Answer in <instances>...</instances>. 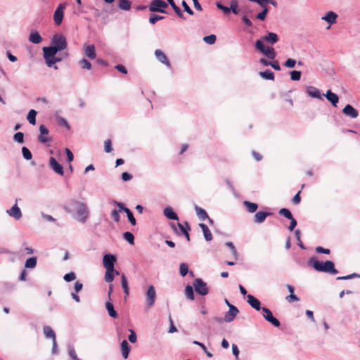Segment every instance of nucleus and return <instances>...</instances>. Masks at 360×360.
Here are the masks:
<instances>
[{
  "label": "nucleus",
  "instance_id": "9",
  "mask_svg": "<svg viewBox=\"0 0 360 360\" xmlns=\"http://www.w3.org/2000/svg\"><path fill=\"white\" fill-rule=\"evenodd\" d=\"M156 292L153 285L148 287L146 292V307L147 308L152 307L155 302Z\"/></svg>",
  "mask_w": 360,
  "mask_h": 360
},
{
  "label": "nucleus",
  "instance_id": "19",
  "mask_svg": "<svg viewBox=\"0 0 360 360\" xmlns=\"http://www.w3.org/2000/svg\"><path fill=\"white\" fill-rule=\"evenodd\" d=\"M338 15L333 11H328L326 14L321 17V20L327 22L330 25L336 22Z\"/></svg>",
  "mask_w": 360,
  "mask_h": 360
},
{
  "label": "nucleus",
  "instance_id": "62",
  "mask_svg": "<svg viewBox=\"0 0 360 360\" xmlns=\"http://www.w3.org/2000/svg\"><path fill=\"white\" fill-rule=\"evenodd\" d=\"M182 6L184 9V11L188 13L189 15H193L194 14L193 10L189 7V6L187 4V3L185 1H182Z\"/></svg>",
  "mask_w": 360,
  "mask_h": 360
},
{
  "label": "nucleus",
  "instance_id": "50",
  "mask_svg": "<svg viewBox=\"0 0 360 360\" xmlns=\"http://www.w3.org/2000/svg\"><path fill=\"white\" fill-rule=\"evenodd\" d=\"M290 79L293 81H299L301 78V72L293 70L290 72Z\"/></svg>",
  "mask_w": 360,
  "mask_h": 360
},
{
  "label": "nucleus",
  "instance_id": "46",
  "mask_svg": "<svg viewBox=\"0 0 360 360\" xmlns=\"http://www.w3.org/2000/svg\"><path fill=\"white\" fill-rule=\"evenodd\" d=\"M263 10L262 12L259 13L256 15V18L260 20H264L266 18V16L269 12V9L266 6H264V7H262Z\"/></svg>",
  "mask_w": 360,
  "mask_h": 360
},
{
  "label": "nucleus",
  "instance_id": "59",
  "mask_svg": "<svg viewBox=\"0 0 360 360\" xmlns=\"http://www.w3.org/2000/svg\"><path fill=\"white\" fill-rule=\"evenodd\" d=\"M63 278L65 281L70 282L76 278V276L74 272H70L65 274Z\"/></svg>",
  "mask_w": 360,
  "mask_h": 360
},
{
  "label": "nucleus",
  "instance_id": "32",
  "mask_svg": "<svg viewBox=\"0 0 360 360\" xmlns=\"http://www.w3.org/2000/svg\"><path fill=\"white\" fill-rule=\"evenodd\" d=\"M44 334L47 338H51L52 340L56 339V334L53 330L49 326H45L43 328Z\"/></svg>",
  "mask_w": 360,
  "mask_h": 360
},
{
  "label": "nucleus",
  "instance_id": "58",
  "mask_svg": "<svg viewBox=\"0 0 360 360\" xmlns=\"http://www.w3.org/2000/svg\"><path fill=\"white\" fill-rule=\"evenodd\" d=\"M284 66L288 68H293L296 65V60L292 58H288L285 63Z\"/></svg>",
  "mask_w": 360,
  "mask_h": 360
},
{
  "label": "nucleus",
  "instance_id": "51",
  "mask_svg": "<svg viewBox=\"0 0 360 360\" xmlns=\"http://www.w3.org/2000/svg\"><path fill=\"white\" fill-rule=\"evenodd\" d=\"M229 9H231V11H232L234 14H238L239 11L238 9V1L236 0H232L231 1Z\"/></svg>",
  "mask_w": 360,
  "mask_h": 360
},
{
  "label": "nucleus",
  "instance_id": "20",
  "mask_svg": "<svg viewBox=\"0 0 360 360\" xmlns=\"http://www.w3.org/2000/svg\"><path fill=\"white\" fill-rule=\"evenodd\" d=\"M40 135L38 136V141L40 143H44L49 141V139L44 135L49 134V129L44 124L39 126Z\"/></svg>",
  "mask_w": 360,
  "mask_h": 360
},
{
  "label": "nucleus",
  "instance_id": "23",
  "mask_svg": "<svg viewBox=\"0 0 360 360\" xmlns=\"http://www.w3.org/2000/svg\"><path fill=\"white\" fill-rule=\"evenodd\" d=\"M324 96L333 106L337 105L339 101V97L335 94L333 93L330 90H328Z\"/></svg>",
  "mask_w": 360,
  "mask_h": 360
},
{
  "label": "nucleus",
  "instance_id": "40",
  "mask_svg": "<svg viewBox=\"0 0 360 360\" xmlns=\"http://www.w3.org/2000/svg\"><path fill=\"white\" fill-rule=\"evenodd\" d=\"M185 294L186 297L190 300H194V293H193V287L188 285L185 288Z\"/></svg>",
  "mask_w": 360,
  "mask_h": 360
},
{
  "label": "nucleus",
  "instance_id": "18",
  "mask_svg": "<svg viewBox=\"0 0 360 360\" xmlns=\"http://www.w3.org/2000/svg\"><path fill=\"white\" fill-rule=\"evenodd\" d=\"M247 302L253 308L255 309V310L257 311H259L262 309V307H261V303H260V301L255 297L253 295H248L247 296Z\"/></svg>",
  "mask_w": 360,
  "mask_h": 360
},
{
  "label": "nucleus",
  "instance_id": "2",
  "mask_svg": "<svg viewBox=\"0 0 360 360\" xmlns=\"http://www.w3.org/2000/svg\"><path fill=\"white\" fill-rule=\"evenodd\" d=\"M65 209L70 213L75 212V217L79 222H86L89 217V210L86 205L84 203L76 200H69L67 202Z\"/></svg>",
  "mask_w": 360,
  "mask_h": 360
},
{
  "label": "nucleus",
  "instance_id": "25",
  "mask_svg": "<svg viewBox=\"0 0 360 360\" xmlns=\"http://www.w3.org/2000/svg\"><path fill=\"white\" fill-rule=\"evenodd\" d=\"M130 346L129 345L128 342L126 340H124L121 342V351L122 355L124 359H127L129 352H130Z\"/></svg>",
  "mask_w": 360,
  "mask_h": 360
},
{
  "label": "nucleus",
  "instance_id": "26",
  "mask_svg": "<svg viewBox=\"0 0 360 360\" xmlns=\"http://www.w3.org/2000/svg\"><path fill=\"white\" fill-rule=\"evenodd\" d=\"M164 215L169 219L178 220L177 214L173 211L170 207H165L163 210Z\"/></svg>",
  "mask_w": 360,
  "mask_h": 360
},
{
  "label": "nucleus",
  "instance_id": "35",
  "mask_svg": "<svg viewBox=\"0 0 360 360\" xmlns=\"http://www.w3.org/2000/svg\"><path fill=\"white\" fill-rule=\"evenodd\" d=\"M121 285H122L123 291L125 294V296H128L129 294V289L128 283H127V278H126V276L124 274H122L121 276Z\"/></svg>",
  "mask_w": 360,
  "mask_h": 360
},
{
  "label": "nucleus",
  "instance_id": "10",
  "mask_svg": "<svg viewBox=\"0 0 360 360\" xmlns=\"http://www.w3.org/2000/svg\"><path fill=\"white\" fill-rule=\"evenodd\" d=\"M116 262L115 256L111 254H107L103 256V263L106 270H115V263Z\"/></svg>",
  "mask_w": 360,
  "mask_h": 360
},
{
  "label": "nucleus",
  "instance_id": "5",
  "mask_svg": "<svg viewBox=\"0 0 360 360\" xmlns=\"http://www.w3.org/2000/svg\"><path fill=\"white\" fill-rule=\"evenodd\" d=\"M167 4L163 0H153L148 6L149 11L151 12H157L161 13H166L165 8L167 7Z\"/></svg>",
  "mask_w": 360,
  "mask_h": 360
},
{
  "label": "nucleus",
  "instance_id": "48",
  "mask_svg": "<svg viewBox=\"0 0 360 360\" xmlns=\"http://www.w3.org/2000/svg\"><path fill=\"white\" fill-rule=\"evenodd\" d=\"M278 213H279V214L285 217V218H287L288 219H292L293 217L292 213L290 212V211L288 209H286V208L281 209L279 210Z\"/></svg>",
  "mask_w": 360,
  "mask_h": 360
},
{
  "label": "nucleus",
  "instance_id": "52",
  "mask_svg": "<svg viewBox=\"0 0 360 360\" xmlns=\"http://www.w3.org/2000/svg\"><path fill=\"white\" fill-rule=\"evenodd\" d=\"M125 213L127 214L128 220L131 223V224L134 226L136 225V221L131 211L129 209L127 210H125Z\"/></svg>",
  "mask_w": 360,
  "mask_h": 360
},
{
  "label": "nucleus",
  "instance_id": "61",
  "mask_svg": "<svg viewBox=\"0 0 360 360\" xmlns=\"http://www.w3.org/2000/svg\"><path fill=\"white\" fill-rule=\"evenodd\" d=\"M129 330L130 332V334H129V335L128 337V339H129L130 342L135 343L136 342V340H137L136 335L135 332L133 330L129 329Z\"/></svg>",
  "mask_w": 360,
  "mask_h": 360
},
{
  "label": "nucleus",
  "instance_id": "29",
  "mask_svg": "<svg viewBox=\"0 0 360 360\" xmlns=\"http://www.w3.org/2000/svg\"><path fill=\"white\" fill-rule=\"evenodd\" d=\"M195 210L196 214H197L198 217L201 221H204L207 218H208L207 213L202 208L198 207V205H195Z\"/></svg>",
  "mask_w": 360,
  "mask_h": 360
},
{
  "label": "nucleus",
  "instance_id": "53",
  "mask_svg": "<svg viewBox=\"0 0 360 360\" xmlns=\"http://www.w3.org/2000/svg\"><path fill=\"white\" fill-rule=\"evenodd\" d=\"M193 343L194 345L200 346L202 348V350H203L205 352V353L206 354L207 357L210 358V357L212 356V354L207 350V348H206V347L205 346L204 344H202V343H201V342H200L198 341H196V340L193 341Z\"/></svg>",
  "mask_w": 360,
  "mask_h": 360
},
{
  "label": "nucleus",
  "instance_id": "15",
  "mask_svg": "<svg viewBox=\"0 0 360 360\" xmlns=\"http://www.w3.org/2000/svg\"><path fill=\"white\" fill-rule=\"evenodd\" d=\"M6 213L16 220L22 217L21 210L17 204H15L10 210H7Z\"/></svg>",
  "mask_w": 360,
  "mask_h": 360
},
{
  "label": "nucleus",
  "instance_id": "55",
  "mask_svg": "<svg viewBox=\"0 0 360 360\" xmlns=\"http://www.w3.org/2000/svg\"><path fill=\"white\" fill-rule=\"evenodd\" d=\"M79 64L81 67L84 69L86 70H91V64L89 61H88L86 59L83 58L79 61Z\"/></svg>",
  "mask_w": 360,
  "mask_h": 360
},
{
  "label": "nucleus",
  "instance_id": "54",
  "mask_svg": "<svg viewBox=\"0 0 360 360\" xmlns=\"http://www.w3.org/2000/svg\"><path fill=\"white\" fill-rule=\"evenodd\" d=\"M300 234H301V233L299 229L295 230V235L296 240L297 241V245H299V247L300 248L304 250L305 247L304 246L302 242L301 241Z\"/></svg>",
  "mask_w": 360,
  "mask_h": 360
},
{
  "label": "nucleus",
  "instance_id": "45",
  "mask_svg": "<svg viewBox=\"0 0 360 360\" xmlns=\"http://www.w3.org/2000/svg\"><path fill=\"white\" fill-rule=\"evenodd\" d=\"M188 273V266L186 263H181L179 265V274L181 276H185Z\"/></svg>",
  "mask_w": 360,
  "mask_h": 360
},
{
  "label": "nucleus",
  "instance_id": "30",
  "mask_svg": "<svg viewBox=\"0 0 360 360\" xmlns=\"http://www.w3.org/2000/svg\"><path fill=\"white\" fill-rule=\"evenodd\" d=\"M105 308H106V309L108 312V314L110 317L114 318V319L117 317V316H118L117 313L115 310L113 304L110 301L105 302Z\"/></svg>",
  "mask_w": 360,
  "mask_h": 360
},
{
  "label": "nucleus",
  "instance_id": "49",
  "mask_svg": "<svg viewBox=\"0 0 360 360\" xmlns=\"http://www.w3.org/2000/svg\"><path fill=\"white\" fill-rule=\"evenodd\" d=\"M13 140L18 143H22L24 142V134L22 132L15 133L13 136Z\"/></svg>",
  "mask_w": 360,
  "mask_h": 360
},
{
  "label": "nucleus",
  "instance_id": "28",
  "mask_svg": "<svg viewBox=\"0 0 360 360\" xmlns=\"http://www.w3.org/2000/svg\"><path fill=\"white\" fill-rule=\"evenodd\" d=\"M178 226H179V229L181 230V231L182 232V233L185 236L186 240L188 241H189L190 236H189L188 231H190L191 228H190L188 223L186 221L185 226H184V225H182L181 224L178 223Z\"/></svg>",
  "mask_w": 360,
  "mask_h": 360
},
{
  "label": "nucleus",
  "instance_id": "36",
  "mask_svg": "<svg viewBox=\"0 0 360 360\" xmlns=\"http://www.w3.org/2000/svg\"><path fill=\"white\" fill-rule=\"evenodd\" d=\"M113 273H115L116 275H119L120 272L117 270H106L105 274V280L108 283H110L114 280V276Z\"/></svg>",
  "mask_w": 360,
  "mask_h": 360
},
{
  "label": "nucleus",
  "instance_id": "16",
  "mask_svg": "<svg viewBox=\"0 0 360 360\" xmlns=\"http://www.w3.org/2000/svg\"><path fill=\"white\" fill-rule=\"evenodd\" d=\"M155 56L160 63L165 64L168 68L171 67L170 62L167 56L160 49H156L155 51Z\"/></svg>",
  "mask_w": 360,
  "mask_h": 360
},
{
  "label": "nucleus",
  "instance_id": "12",
  "mask_svg": "<svg viewBox=\"0 0 360 360\" xmlns=\"http://www.w3.org/2000/svg\"><path fill=\"white\" fill-rule=\"evenodd\" d=\"M49 166L50 167L58 174L63 175V167L59 164L55 158L51 157L49 159Z\"/></svg>",
  "mask_w": 360,
  "mask_h": 360
},
{
  "label": "nucleus",
  "instance_id": "14",
  "mask_svg": "<svg viewBox=\"0 0 360 360\" xmlns=\"http://www.w3.org/2000/svg\"><path fill=\"white\" fill-rule=\"evenodd\" d=\"M59 51H60L52 44L50 46H45L43 48L44 58V59H48L54 57Z\"/></svg>",
  "mask_w": 360,
  "mask_h": 360
},
{
  "label": "nucleus",
  "instance_id": "31",
  "mask_svg": "<svg viewBox=\"0 0 360 360\" xmlns=\"http://www.w3.org/2000/svg\"><path fill=\"white\" fill-rule=\"evenodd\" d=\"M29 40L35 44H39L42 41V38L38 32H32L30 34Z\"/></svg>",
  "mask_w": 360,
  "mask_h": 360
},
{
  "label": "nucleus",
  "instance_id": "6",
  "mask_svg": "<svg viewBox=\"0 0 360 360\" xmlns=\"http://www.w3.org/2000/svg\"><path fill=\"white\" fill-rule=\"evenodd\" d=\"M193 285L195 292L202 296L207 295L209 293L207 283L201 278H195L193 281Z\"/></svg>",
  "mask_w": 360,
  "mask_h": 360
},
{
  "label": "nucleus",
  "instance_id": "64",
  "mask_svg": "<svg viewBox=\"0 0 360 360\" xmlns=\"http://www.w3.org/2000/svg\"><path fill=\"white\" fill-rule=\"evenodd\" d=\"M172 8H173V10L174 11V12L176 13V14L178 15L179 18H180L181 19H184V13H182L181 9L176 5H174Z\"/></svg>",
  "mask_w": 360,
  "mask_h": 360
},
{
  "label": "nucleus",
  "instance_id": "43",
  "mask_svg": "<svg viewBox=\"0 0 360 360\" xmlns=\"http://www.w3.org/2000/svg\"><path fill=\"white\" fill-rule=\"evenodd\" d=\"M165 19V16L158 15L156 14H151L149 17V22L152 25L155 24L158 20H161Z\"/></svg>",
  "mask_w": 360,
  "mask_h": 360
},
{
  "label": "nucleus",
  "instance_id": "17",
  "mask_svg": "<svg viewBox=\"0 0 360 360\" xmlns=\"http://www.w3.org/2000/svg\"><path fill=\"white\" fill-rule=\"evenodd\" d=\"M342 112L351 118H356L359 115L358 111L349 104L346 105L342 110Z\"/></svg>",
  "mask_w": 360,
  "mask_h": 360
},
{
  "label": "nucleus",
  "instance_id": "47",
  "mask_svg": "<svg viewBox=\"0 0 360 360\" xmlns=\"http://www.w3.org/2000/svg\"><path fill=\"white\" fill-rule=\"evenodd\" d=\"M217 39V37L214 34H210L206 37H204L203 41L210 45H212L215 43Z\"/></svg>",
  "mask_w": 360,
  "mask_h": 360
},
{
  "label": "nucleus",
  "instance_id": "22",
  "mask_svg": "<svg viewBox=\"0 0 360 360\" xmlns=\"http://www.w3.org/2000/svg\"><path fill=\"white\" fill-rule=\"evenodd\" d=\"M270 215V213L269 212H257L255 214V217H254V223L255 224H262L263 223L266 218Z\"/></svg>",
  "mask_w": 360,
  "mask_h": 360
},
{
  "label": "nucleus",
  "instance_id": "37",
  "mask_svg": "<svg viewBox=\"0 0 360 360\" xmlns=\"http://www.w3.org/2000/svg\"><path fill=\"white\" fill-rule=\"evenodd\" d=\"M131 3L129 0H119L118 7L124 11H129L131 8Z\"/></svg>",
  "mask_w": 360,
  "mask_h": 360
},
{
  "label": "nucleus",
  "instance_id": "27",
  "mask_svg": "<svg viewBox=\"0 0 360 360\" xmlns=\"http://www.w3.org/2000/svg\"><path fill=\"white\" fill-rule=\"evenodd\" d=\"M199 226L201 228L205 239L207 241L212 240V235L207 226L205 224H200Z\"/></svg>",
  "mask_w": 360,
  "mask_h": 360
},
{
  "label": "nucleus",
  "instance_id": "8",
  "mask_svg": "<svg viewBox=\"0 0 360 360\" xmlns=\"http://www.w3.org/2000/svg\"><path fill=\"white\" fill-rule=\"evenodd\" d=\"M262 310L264 312L263 317L266 321L269 322L275 327L280 326V321L276 317L274 316L271 311L269 309L264 307L262 308Z\"/></svg>",
  "mask_w": 360,
  "mask_h": 360
},
{
  "label": "nucleus",
  "instance_id": "24",
  "mask_svg": "<svg viewBox=\"0 0 360 360\" xmlns=\"http://www.w3.org/2000/svg\"><path fill=\"white\" fill-rule=\"evenodd\" d=\"M84 55L90 59H94L96 56L94 45H88L85 46Z\"/></svg>",
  "mask_w": 360,
  "mask_h": 360
},
{
  "label": "nucleus",
  "instance_id": "13",
  "mask_svg": "<svg viewBox=\"0 0 360 360\" xmlns=\"http://www.w3.org/2000/svg\"><path fill=\"white\" fill-rule=\"evenodd\" d=\"M59 51H60L52 44L50 46H45L43 48L44 58V59H48L54 57Z\"/></svg>",
  "mask_w": 360,
  "mask_h": 360
},
{
  "label": "nucleus",
  "instance_id": "63",
  "mask_svg": "<svg viewBox=\"0 0 360 360\" xmlns=\"http://www.w3.org/2000/svg\"><path fill=\"white\" fill-rule=\"evenodd\" d=\"M65 154L67 155V160L68 162H71L73 161L74 155L72 151L69 148L65 149Z\"/></svg>",
  "mask_w": 360,
  "mask_h": 360
},
{
  "label": "nucleus",
  "instance_id": "4",
  "mask_svg": "<svg viewBox=\"0 0 360 360\" xmlns=\"http://www.w3.org/2000/svg\"><path fill=\"white\" fill-rule=\"evenodd\" d=\"M51 44L59 51L65 50L68 46L65 37L61 34H55L51 39Z\"/></svg>",
  "mask_w": 360,
  "mask_h": 360
},
{
  "label": "nucleus",
  "instance_id": "1",
  "mask_svg": "<svg viewBox=\"0 0 360 360\" xmlns=\"http://www.w3.org/2000/svg\"><path fill=\"white\" fill-rule=\"evenodd\" d=\"M279 37L276 33L268 32L255 41V48L267 58L274 60L276 57V52L271 46L277 43Z\"/></svg>",
  "mask_w": 360,
  "mask_h": 360
},
{
  "label": "nucleus",
  "instance_id": "44",
  "mask_svg": "<svg viewBox=\"0 0 360 360\" xmlns=\"http://www.w3.org/2000/svg\"><path fill=\"white\" fill-rule=\"evenodd\" d=\"M22 156L23 158L27 160H30L32 159V153L30 152V150L25 146H23L22 148Z\"/></svg>",
  "mask_w": 360,
  "mask_h": 360
},
{
  "label": "nucleus",
  "instance_id": "11",
  "mask_svg": "<svg viewBox=\"0 0 360 360\" xmlns=\"http://www.w3.org/2000/svg\"><path fill=\"white\" fill-rule=\"evenodd\" d=\"M239 311L235 306H230V309L225 314L224 316V321L227 323H230L233 321Z\"/></svg>",
  "mask_w": 360,
  "mask_h": 360
},
{
  "label": "nucleus",
  "instance_id": "57",
  "mask_svg": "<svg viewBox=\"0 0 360 360\" xmlns=\"http://www.w3.org/2000/svg\"><path fill=\"white\" fill-rule=\"evenodd\" d=\"M104 150L108 153L112 152V147L110 139H107L104 141Z\"/></svg>",
  "mask_w": 360,
  "mask_h": 360
},
{
  "label": "nucleus",
  "instance_id": "7",
  "mask_svg": "<svg viewBox=\"0 0 360 360\" xmlns=\"http://www.w3.org/2000/svg\"><path fill=\"white\" fill-rule=\"evenodd\" d=\"M66 6V4L62 3L56 8L53 14V20L56 25H60L61 24L64 16V10L65 9Z\"/></svg>",
  "mask_w": 360,
  "mask_h": 360
},
{
  "label": "nucleus",
  "instance_id": "39",
  "mask_svg": "<svg viewBox=\"0 0 360 360\" xmlns=\"http://www.w3.org/2000/svg\"><path fill=\"white\" fill-rule=\"evenodd\" d=\"M36 115L37 111L34 110H30L27 116V119L31 124H35L36 123Z\"/></svg>",
  "mask_w": 360,
  "mask_h": 360
},
{
  "label": "nucleus",
  "instance_id": "38",
  "mask_svg": "<svg viewBox=\"0 0 360 360\" xmlns=\"http://www.w3.org/2000/svg\"><path fill=\"white\" fill-rule=\"evenodd\" d=\"M36 265H37V257H32L28 258L25 261V268L33 269L36 266Z\"/></svg>",
  "mask_w": 360,
  "mask_h": 360
},
{
  "label": "nucleus",
  "instance_id": "42",
  "mask_svg": "<svg viewBox=\"0 0 360 360\" xmlns=\"http://www.w3.org/2000/svg\"><path fill=\"white\" fill-rule=\"evenodd\" d=\"M123 238L129 244L133 245L134 243V236L132 233L127 231L123 233Z\"/></svg>",
  "mask_w": 360,
  "mask_h": 360
},
{
  "label": "nucleus",
  "instance_id": "3",
  "mask_svg": "<svg viewBox=\"0 0 360 360\" xmlns=\"http://www.w3.org/2000/svg\"><path fill=\"white\" fill-rule=\"evenodd\" d=\"M309 265L319 272L330 273L337 274L338 270L335 268L334 263L331 261L320 262L315 257H311L308 261Z\"/></svg>",
  "mask_w": 360,
  "mask_h": 360
},
{
  "label": "nucleus",
  "instance_id": "21",
  "mask_svg": "<svg viewBox=\"0 0 360 360\" xmlns=\"http://www.w3.org/2000/svg\"><path fill=\"white\" fill-rule=\"evenodd\" d=\"M307 94L310 97L316 98H319V99H323V95H321L320 91L314 86L307 87Z\"/></svg>",
  "mask_w": 360,
  "mask_h": 360
},
{
  "label": "nucleus",
  "instance_id": "60",
  "mask_svg": "<svg viewBox=\"0 0 360 360\" xmlns=\"http://www.w3.org/2000/svg\"><path fill=\"white\" fill-rule=\"evenodd\" d=\"M216 6H217V7L219 10L222 11H223V13H224V14H226H226H228V13H229V12L231 11V9H229V8H228L227 6H224L223 4H221V3H219V2H217V3L216 4Z\"/></svg>",
  "mask_w": 360,
  "mask_h": 360
},
{
  "label": "nucleus",
  "instance_id": "34",
  "mask_svg": "<svg viewBox=\"0 0 360 360\" xmlns=\"http://www.w3.org/2000/svg\"><path fill=\"white\" fill-rule=\"evenodd\" d=\"M243 205L245 206V207L247 208L248 211L250 213H253V212H256V210L258 208V205L257 203L251 202L247 201V200H245L243 202Z\"/></svg>",
  "mask_w": 360,
  "mask_h": 360
},
{
  "label": "nucleus",
  "instance_id": "41",
  "mask_svg": "<svg viewBox=\"0 0 360 360\" xmlns=\"http://www.w3.org/2000/svg\"><path fill=\"white\" fill-rule=\"evenodd\" d=\"M61 60L62 59L60 58L56 57V56L54 57L45 59L46 64L48 67H51L55 63L60 62Z\"/></svg>",
  "mask_w": 360,
  "mask_h": 360
},
{
  "label": "nucleus",
  "instance_id": "33",
  "mask_svg": "<svg viewBox=\"0 0 360 360\" xmlns=\"http://www.w3.org/2000/svg\"><path fill=\"white\" fill-rule=\"evenodd\" d=\"M259 76L264 79L274 80V73L270 70L259 72Z\"/></svg>",
  "mask_w": 360,
  "mask_h": 360
},
{
  "label": "nucleus",
  "instance_id": "56",
  "mask_svg": "<svg viewBox=\"0 0 360 360\" xmlns=\"http://www.w3.org/2000/svg\"><path fill=\"white\" fill-rule=\"evenodd\" d=\"M57 120H58V125L65 127L67 129H70V125H69L68 121L65 118H63L62 117L57 116Z\"/></svg>",
  "mask_w": 360,
  "mask_h": 360
}]
</instances>
